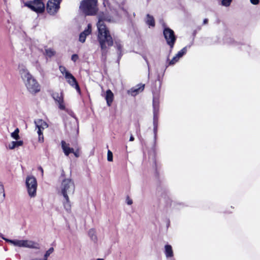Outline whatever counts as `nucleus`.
Returning a JSON list of instances; mask_svg holds the SVG:
<instances>
[{
  "instance_id": "4468645a",
  "label": "nucleus",
  "mask_w": 260,
  "mask_h": 260,
  "mask_svg": "<svg viewBox=\"0 0 260 260\" xmlns=\"http://www.w3.org/2000/svg\"><path fill=\"white\" fill-rule=\"evenodd\" d=\"M65 78L69 84L72 87H75L78 91H80V87L75 78L70 73H67L65 75Z\"/></svg>"
},
{
  "instance_id": "a19ab883",
  "label": "nucleus",
  "mask_w": 260,
  "mask_h": 260,
  "mask_svg": "<svg viewBox=\"0 0 260 260\" xmlns=\"http://www.w3.org/2000/svg\"><path fill=\"white\" fill-rule=\"evenodd\" d=\"M143 58H144V59H145V61H146L147 64V65H148V67H149V63H148V60H147V58H146L145 57H143Z\"/></svg>"
},
{
  "instance_id": "1a4fd4ad",
  "label": "nucleus",
  "mask_w": 260,
  "mask_h": 260,
  "mask_svg": "<svg viewBox=\"0 0 260 260\" xmlns=\"http://www.w3.org/2000/svg\"><path fill=\"white\" fill-rule=\"evenodd\" d=\"M25 6L29 8L32 11L41 13L45 9V5L41 0H34L32 2H29L25 4Z\"/></svg>"
},
{
  "instance_id": "72a5a7b5",
  "label": "nucleus",
  "mask_w": 260,
  "mask_h": 260,
  "mask_svg": "<svg viewBox=\"0 0 260 260\" xmlns=\"http://www.w3.org/2000/svg\"><path fill=\"white\" fill-rule=\"evenodd\" d=\"M72 60L75 62L78 59V56L77 54H73L71 57Z\"/></svg>"
},
{
  "instance_id": "2eb2a0df",
  "label": "nucleus",
  "mask_w": 260,
  "mask_h": 260,
  "mask_svg": "<svg viewBox=\"0 0 260 260\" xmlns=\"http://www.w3.org/2000/svg\"><path fill=\"white\" fill-rule=\"evenodd\" d=\"M145 87V84H139L128 90V93L132 96H135L142 92Z\"/></svg>"
},
{
  "instance_id": "6ab92c4d",
  "label": "nucleus",
  "mask_w": 260,
  "mask_h": 260,
  "mask_svg": "<svg viewBox=\"0 0 260 260\" xmlns=\"http://www.w3.org/2000/svg\"><path fill=\"white\" fill-rule=\"evenodd\" d=\"M114 95L111 90L108 89L106 91L105 99L108 106H110L113 101Z\"/></svg>"
},
{
  "instance_id": "f8f14e48",
  "label": "nucleus",
  "mask_w": 260,
  "mask_h": 260,
  "mask_svg": "<svg viewBox=\"0 0 260 260\" xmlns=\"http://www.w3.org/2000/svg\"><path fill=\"white\" fill-rule=\"evenodd\" d=\"M52 98L55 100L56 104L58 105V108L62 110L66 109V106L64 104L63 96L62 92H54L52 95Z\"/></svg>"
},
{
  "instance_id": "aec40b11",
  "label": "nucleus",
  "mask_w": 260,
  "mask_h": 260,
  "mask_svg": "<svg viewBox=\"0 0 260 260\" xmlns=\"http://www.w3.org/2000/svg\"><path fill=\"white\" fill-rule=\"evenodd\" d=\"M165 253L167 258L173 257V252L172 246L170 245H166L165 246Z\"/></svg>"
},
{
  "instance_id": "b1692460",
  "label": "nucleus",
  "mask_w": 260,
  "mask_h": 260,
  "mask_svg": "<svg viewBox=\"0 0 260 260\" xmlns=\"http://www.w3.org/2000/svg\"><path fill=\"white\" fill-rule=\"evenodd\" d=\"M115 46L118 50L119 56H121L122 49V45L121 44V42L119 41H115Z\"/></svg>"
},
{
  "instance_id": "39448f33",
  "label": "nucleus",
  "mask_w": 260,
  "mask_h": 260,
  "mask_svg": "<svg viewBox=\"0 0 260 260\" xmlns=\"http://www.w3.org/2000/svg\"><path fill=\"white\" fill-rule=\"evenodd\" d=\"M97 4L98 0H83L80 8L86 15H95L98 11Z\"/></svg>"
},
{
  "instance_id": "58836bf2",
  "label": "nucleus",
  "mask_w": 260,
  "mask_h": 260,
  "mask_svg": "<svg viewBox=\"0 0 260 260\" xmlns=\"http://www.w3.org/2000/svg\"><path fill=\"white\" fill-rule=\"evenodd\" d=\"M208 20L207 19H205L203 21V23L204 24H207L208 23Z\"/></svg>"
},
{
  "instance_id": "9d476101",
  "label": "nucleus",
  "mask_w": 260,
  "mask_h": 260,
  "mask_svg": "<svg viewBox=\"0 0 260 260\" xmlns=\"http://www.w3.org/2000/svg\"><path fill=\"white\" fill-rule=\"evenodd\" d=\"M35 123L36 128H38L37 133L39 135V141L43 142L44 141V138L42 130L48 127V125L45 121L40 119L35 120Z\"/></svg>"
},
{
  "instance_id": "9b49d317",
  "label": "nucleus",
  "mask_w": 260,
  "mask_h": 260,
  "mask_svg": "<svg viewBox=\"0 0 260 260\" xmlns=\"http://www.w3.org/2000/svg\"><path fill=\"white\" fill-rule=\"evenodd\" d=\"M61 0H49L47 4V11L50 15L55 14L59 9Z\"/></svg>"
},
{
  "instance_id": "f257e3e1",
  "label": "nucleus",
  "mask_w": 260,
  "mask_h": 260,
  "mask_svg": "<svg viewBox=\"0 0 260 260\" xmlns=\"http://www.w3.org/2000/svg\"><path fill=\"white\" fill-rule=\"evenodd\" d=\"M18 69L20 77L27 91L31 94L39 92L41 90L40 85L27 68L22 64H19Z\"/></svg>"
},
{
  "instance_id": "c85d7f7f",
  "label": "nucleus",
  "mask_w": 260,
  "mask_h": 260,
  "mask_svg": "<svg viewBox=\"0 0 260 260\" xmlns=\"http://www.w3.org/2000/svg\"><path fill=\"white\" fill-rule=\"evenodd\" d=\"M54 251V248L53 247L50 248L44 254V260H47L50 255Z\"/></svg>"
},
{
  "instance_id": "ea45409f",
  "label": "nucleus",
  "mask_w": 260,
  "mask_h": 260,
  "mask_svg": "<svg viewBox=\"0 0 260 260\" xmlns=\"http://www.w3.org/2000/svg\"><path fill=\"white\" fill-rule=\"evenodd\" d=\"M134 140V137L132 135H131L130 137V138H129V141H133Z\"/></svg>"
},
{
  "instance_id": "423d86ee",
  "label": "nucleus",
  "mask_w": 260,
  "mask_h": 260,
  "mask_svg": "<svg viewBox=\"0 0 260 260\" xmlns=\"http://www.w3.org/2000/svg\"><path fill=\"white\" fill-rule=\"evenodd\" d=\"M25 184L29 196L31 198L36 197L38 186L36 178L32 176H28L26 178Z\"/></svg>"
},
{
  "instance_id": "79ce46f5",
  "label": "nucleus",
  "mask_w": 260,
  "mask_h": 260,
  "mask_svg": "<svg viewBox=\"0 0 260 260\" xmlns=\"http://www.w3.org/2000/svg\"><path fill=\"white\" fill-rule=\"evenodd\" d=\"M96 260H104L103 258H98Z\"/></svg>"
},
{
  "instance_id": "7ed1b4c3",
  "label": "nucleus",
  "mask_w": 260,
  "mask_h": 260,
  "mask_svg": "<svg viewBox=\"0 0 260 260\" xmlns=\"http://www.w3.org/2000/svg\"><path fill=\"white\" fill-rule=\"evenodd\" d=\"M98 40L101 48L102 54L105 57L108 53V48L113 45V40L108 28L100 27L98 30Z\"/></svg>"
},
{
  "instance_id": "4be33fe9",
  "label": "nucleus",
  "mask_w": 260,
  "mask_h": 260,
  "mask_svg": "<svg viewBox=\"0 0 260 260\" xmlns=\"http://www.w3.org/2000/svg\"><path fill=\"white\" fill-rule=\"evenodd\" d=\"M23 144V142L22 141H12L9 144V148L14 149L16 147L22 146Z\"/></svg>"
},
{
  "instance_id": "bb28decb",
  "label": "nucleus",
  "mask_w": 260,
  "mask_h": 260,
  "mask_svg": "<svg viewBox=\"0 0 260 260\" xmlns=\"http://www.w3.org/2000/svg\"><path fill=\"white\" fill-rule=\"evenodd\" d=\"M19 128H17L16 129H15L14 132L11 133V136L15 140H18L19 139Z\"/></svg>"
},
{
  "instance_id": "2f4dec72",
  "label": "nucleus",
  "mask_w": 260,
  "mask_h": 260,
  "mask_svg": "<svg viewBox=\"0 0 260 260\" xmlns=\"http://www.w3.org/2000/svg\"><path fill=\"white\" fill-rule=\"evenodd\" d=\"M179 58H178V57L176 55L174 56L172 60L170 61L169 64L170 65H173L175 64L176 62L178 61Z\"/></svg>"
},
{
  "instance_id": "412c9836",
  "label": "nucleus",
  "mask_w": 260,
  "mask_h": 260,
  "mask_svg": "<svg viewBox=\"0 0 260 260\" xmlns=\"http://www.w3.org/2000/svg\"><path fill=\"white\" fill-rule=\"evenodd\" d=\"M77 120L73 119L70 121V123H66V128L67 131L75 129L77 127Z\"/></svg>"
},
{
  "instance_id": "c756f323",
  "label": "nucleus",
  "mask_w": 260,
  "mask_h": 260,
  "mask_svg": "<svg viewBox=\"0 0 260 260\" xmlns=\"http://www.w3.org/2000/svg\"><path fill=\"white\" fill-rule=\"evenodd\" d=\"M107 160L109 161H113V154L112 152L110 150L108 151L107 153Z\"/></svg>"
},
{
  "instance_id": "f03ea898",
  "label": "nucleus",
  "mask_w": 260,
  "mask_h": 260,
  "mask_svg": "<svg viewBox=\"0 0 260 260\" xmlns=\"http://www.w3.org/2000/svg\"><path fill=\"white\" fill-rule=\"evenodd\" d=\"M75 190V183L72 179L65 178L62 180L60 186V191L61 194L64 198L62 201L63 207L68 212H71L72 207L69 196L74 194Z\"/></svg>"
},
{
  "instance_id": "393cba45",
  "label": "nucleus",
  "mask_w": 260,
  "mask_h": 260,
  "mask_svg": "<svg viewBox=\"0 0 260 260\" xmlns=\"http://www.w3.org/2000/svg\"><path fill=\"white\" fill-rule=\"evenodd\" d=\"M5 193L4 191V187L1 182H0V203H2L5 199Z\"/></svg>"
},
{
  "instance_id": "a211bd4d",
  "label": "nucleus",
  "mask_w": 260,
  "mask_h": 260,
  "mask_svg": "<svg viewBox=\"0 0 260 260\" xmlns=\"http://www.w3.org/2000/svg\"><path fill=\"white\" fill-rule=\"evenodd\" d=\"M88 236L89 237L90 240L94 242V243H96L98 240V237L96 235V232L94 229H91L89 230L88 232Z\"/></svg>"
},
{
  "instance_id": "a878e982",
  "label": "nucleus",
  "mask_w": 260,
  "mask_h": 260,
  "mask_svg": "<svg viewBox=\"0 0 260 260\" xmlns=\"http://www.w3.org/2000/svg\"><path fill=\"white\" fill-rule=\"evenodd\" d=\"M55 52L51 48H48L45 49V54L49 57H51L55 55Z\"/></svg>"
},
{
  "instance_id": "e433bc0d",
  "label": "nucleus",
  "mask_w": 260,
  "mask_h": 260,
  "mask_svg": "<svg viewBox=\"0 0 260 260\" xmlns=\"http://www.w3.org/2000/svg\"><path fill=\"white\" fill-rule=\"evenodd\" d=\"M127 200V204L129 205H131L133 204V201L130 199L128 197L126 199Z\"/></svg>"
},
{
  "instance_id": "5701e85b",
  "label": "nucleus",
  "mask_w": 260,
  "mask_h": 260,
  "mask_svg": "<svg viewBox=\"0 0 260 260\" xmlns=\"http://www.w3.org/2000/svg\"><path fill=\"white\" fill-rule=\"evenodd\" d=\"M146 23L149 26H154L155 21L153 16L149 14L147 15Z\"/></svg>"
},
{
  "instance_id": "6e6552de",
  "label": "nucleus",
  "mask_w": 260,
  "mask_h": 260,
  "mask_svg": "<svg viewBox=\"0 0 260 260\" xmlns=\"http://www.w3.org/2000/svg\"><path fill=\"white\" fill-rule=\"evenodd\" d=\"M164 27L163 34L166 40L167 43L172 49L175 43L176 38L175 36L174 31L169 27H166L165 24H163Z\"/></svg>"
},
{
  "instance_id": "c9c22d12",
  "label": "nucleus",
  "mask_w": 260,
  "mask_h": 260,
  "mask_svg": "<svg viewBox=\"0 0 260 260\" xmlns=\"http://www.w3.org/2000/svg\"><path fill=\"white\" fill-rule=\"evenodd\" d=\"M251 4L253 5H257L259 3V0H250Z\"/></svg>"
},
{
  "instance_id": "f3484780",
  "label": "nucleus",
  "mask_w": 260,
  "mask_h": 260,
  "mask_svg": "<svg viewBox=\"0 0 260 260\" xmlns=\"http://www.w3.org/2000/svg\"><path fill=\"white\" fill-rule=\"evenodd\" d=\"M61 146L64 154L68 156L70 153L74 152V149L70 147V144L67 143L64 141H61Z\"/></svg>"
},
{
  "instance_id": "7c9ffc66",
  "label": "nucleus",
  "mask_w": 260,
  "mask_h": 260,
  "mask_svg": "<svg viewBox=\"0 0 260 260\" xmlns=\"http://www.w3.org/2000/svg\"><path fill=\"white\" fill-rule=\"evenodd\" d=\"M59 69L60 72L64 75H66L67 73H69L67 71L66 68L64 66H60L59 67Z\"/></svg>"
},
{
  "instance_id": "20e7f679",
  "label": "nucleus",
  "mask_w": 260,
  "mask_h": 260,
  "mask_svg": "<svg viewBox=\"0 0 260 260\" xmlns=\"http://www.w3.org/2000/svg\"><path fill=\"white\" fill-rule=\"evenodd\" d=\"M6 241L10 243L14 246L20 248H27L34 249H40V244L32 240H10L3 238Z\"/></svg>"
},
{
  "instance_id": "ddd939ff",
  "label": "nucleus",
  "mask_w": 260,
  "mask_h": 260,
  "mask_svg": "<svg viewBox=\"0 0 260 260\" xmlns=\"http://www.w3.org/2000/svg\"><path fill=\"white\" fill-rule=\"evenodd\" d=\"M99 21L97 23L98 29H100V27H104L107 28L106 25L104 23V21L110 22L111 21V17L106 14L104 13H100L98 16Z\"/></svg>"
},
{
  "instance_id": "cd10ccee",
  "label": "nucleus",
  "mask_w": 260,
  "mask_h": 260,
  "mask_svg": "<svg viewBox=\"0 0 260 260\" xmlns=\"http://www.w3.org/2000/svg\"><path fill=\"white\" fill-rule=\"evenodd\" d=\"M186 52L187 48L186 47H185L183 48H182L180 51H179L176 55L178 57V58H180L184 54H185L186 53Z\"/></svg>"
},
{
  "instance_id": "4c0bfd02",
  "label": "nucleus",
  "mask_w": 260,
  "mask_h": 260,
  "mask_svg": "<svg viewBox=\"0 0 260 260\" xmlns=\"http://www.w3.org/2000/svg\"><path fill=\"white\" fill-rule=\"evenodd\" d=\"M38 169L39 171H40V172H41L42 176H43L44 171H43V169L42 167L40 166V167H38Z\"/></svg>"
},
{
  "instance_id": "473e14b6",
  "label": "nucleus",
  "mask_w": 260,
  "mask_h": 260,
  "mask_svg": "<svg viewBox=\"0 0 260 260\" xmlns=\"http://www.w3.org/2000/svg\"><path fill=\"white\" fill-rule=\"evenodd\" d=\"M231 2L232 0H222L221 3L223 6L227 7L230 6Z\"/></svg>"
},
{
  "instance_id": "dca6fc26",
  "label": "nucleus",
  "mask_w": 260,
  "mask_h": 260,
  "mask_svg": "<svg viewBox=\"0 0 260 260\" xmlns=\"http://www.w3.org/2000/svg\"><path fill=\"white\" fill-rule=\"evenodd\" d=\"M91 32V25L90 24H88L87 25V28L80 34L79 39V41L81 43L85 42L86 37L89 35Z\"/></svg>"
},
{
  "instance_id": "0eeeda50",
  "label": "nucleus",
  "mask_w": 260,
  "mask_h": 260,
  "mask_svg": "<svg viewBox=\"0 0 260 260\" xmlns=\"http://www.w3.org/2000/svg\"><path fill=\"white\" fill-rule=\"evenodd\" d=\"M153 131L154 137H156L157 133V128L158 124V115L159 111V101L157 96L153 94Z\"/></svg>"
},
{
  "instance_id": "f704fd0d",
  "label": "nucleus",
  "mask_w": 260,
  "mask_h": 260,
  "mask_svg": "<svg viewBox=\"0 0 260 260\" xmlns=\"http://www.w3.org/2000/svg\"><path fill=\"white\" fill-rule=\"evenodd\" d=\"M73 153H74V155L75 156V157H78L79 156V150H77L76 151H74L73 152H72Z\"/></svg>"
}]
</instances>
